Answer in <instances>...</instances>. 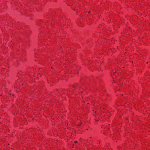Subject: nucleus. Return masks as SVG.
Returning a JSON list of instances; mask_svg holds the SVG:
<instances>
[{"mask_svg":"<svg viewBox=\"0 0 150 150\" xmlns=\"http://www.w3.org/2000/svg\"><path fill=\"white\" fill-rule=\"evenodd\" d=\"M74 143H77V141H75L74 142Z\"/></svg>","mask_w":150,"mask_h":150,"instance_id":"nucleus-1","label":"nucleus"},{"mask_svg":"<svg viewBox=\"0 0 150 150\" xmlns=\"http://www.w3.org/2000/svg\"><path fill=\"white\" fill-rule=\"evenodd\" d=\"M91 13V11H88V13Z\"/></svg>","mask_w":150,"mask_h":150,"instance_id":"nucleus-2","label":"nucleus"},{"mask_svg":"<svg viewBox=\"0 0 150 150\" xmlns=\"http://www.w3.org/2000/svg\"><path fill=\"white\" fill-rule=\"evenodd\" d=\"M81 125V123L80 124H79V125Z\"/></svg>","mask_w":150,"mask_h":150,"instance_id":"nucleus-3","label":"nucleus"}]
</instances>
